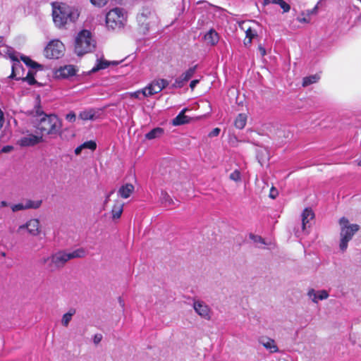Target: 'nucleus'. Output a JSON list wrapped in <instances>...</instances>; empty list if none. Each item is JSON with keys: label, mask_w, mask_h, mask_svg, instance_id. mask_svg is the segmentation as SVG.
<instances>
[{"label": "nucleus", "mask_w": 361, "mask_h": 361, "mask_svg": "<svg viewBox=\"0 0 361 361\" xmlns=\"http://www.w3.org/2000/svg\"><path fill=\"white\" fill-rule=\"evenodd\" d=\"M35 116L37 121L36 128L42 135H56L60 133L62 123L56 114H47L38 106L36 107Z\"/></svg>", "instance_id": "1"}, {"label": "nucleus", "mask_w": 361, "mask_h": 361, "mask_svg": "<svg viewBox=\"0 0 361 361\" xmlns=\"http://www.w3.org/2000/svg\"><path fill=\"white\" fill-rule=\"evenodd\" d=\"M53 20L58 27H64L68 22L73 23L79 17L78 11L65 4L53 8Z\"/></svg>", "instance_id": "2"}, {"label": "nucleus", "mask_w": 361, "mask_h": 361, "mask_svg": "<svg viewBox=\"0 0 361 361\" xmlns=\"http://www.w3.org/2000/svg\"><path fill=\"white\" fill-rule=\"evenodd\" d=\"M95 47V42L92 33L87 30H81L77 35L75 41V52L78 56L91 52Z\"/></svg>", "instance_id": "3"}, {"label": "nucleus", "mask_w": 361, "mask_h": 361, "mask_svg": "<svg viewBox=\"0 0 361 361\" xmlns=\"http://www.w3.org/2000/svg\"><path fill=\"white\" fill-rule=\"evenodd\" d=\"M341 226V240L339 247L342 252L346 250L348 242L353 238V235L360 229V226L356 224H350L349 221L345 217H342L339 220Z\"/></svg>", "instance_id": "4"}, {"label": "nucleus", "mask_w": 361, "mask_h": 361, "mask_svg": "<svg viewBox=\"0 0 361 361\" xmlns=\"http://www.w3.org/2000/svg\"><path fill=\"white\" fill-rule=\"evenodd\" d=\"M126 22L123 8H114L106 15V25L109 30L118 32L121 30Z\"/></svg>", "instance_id": "5"}, {"label": "nucleus", "mask_w": 361, "mask_h": 361, "mask_svg": "<svg viewBox=\"0 0 361 361\" xmlns=\"http://www.w3.org/2000/svg\"><path fill=\"white\" fill-rule=\"evenodd\" d=\"M64 45L59 40L50 42L45 47L44 56L48 59H59L63 55Z\"/></svg>", "instance_id": "6"}, {"label": "nucleus", "mask_w": 361, "mask_h": 361, "mask_svg": "<svg viewBox=\"0 0 361 361\" xmlns=\"http://www.w3.org/2000/svg\"><path fill=\"white\" fill-rule=\"evenodd\" d=\"M70 259L68 253L63 251H59L54 254L51 258H48L47 262L50 261V271H54L56 269L60 268L64 265V264Z\"/></svg>", "instance_id": "7"}, {"label": "nucleus", "mask_w": 361, "mask_h": 361, "mask_svg": "<svg viewBox=\"0 0 361 361\" xmlns=\"http://www.w3.org/2000/svg\"><path fill=\"white\" fill-rule=\"evenodd\" d=\"M78 70L73 65H66L55 71V76L59 79H69L77 75Z\"/></svg>", "instance_id": "8"}, {"label": "nucleus", "mask_w": 361, "mask_h": 361, "mask_svg": "<svg viewBox=\"0 0 361 361\" xmlns=\"http://www.w3.org/2000/svg\"><path fill=\"white\" fill-rule=\"evenodd\" d=\"M302 217V231L305 234L309 233V228H310L314 218V214L312 209L305 208L301 215Z\"/></svg>", "instance_id": "9"}, {"label": "nucleus", "mask_w": 361, "mask_h": 361, "mask_svg": "<svg viewBox=\"0 0 361 361\" xmlns=\"http://www.w3.org/2000/svg\"><path fill=\"white\" fill-rule=\"evenodd\" d=\"M101 109L89 108L79 114V118L82 121H95L100 117Z\"/></svg>", "instance_id": "10"}, {"label": "nucleus", "mask_w": 361, "mask_h": 361, "mask_svg": "<svg viewBox=\"0 0 361 361\" xmlns=\"http://www.w3.org/2000/svg\"><path fill=\"white\" fill-rule=\"evenodd\" d=\"M42 200L32 201L27 200L25 203H18L11 206V209L13 212L27 209H37L42 204Z\"/></svg>", "instance_id": "11"}, {"label": "nucleus", "mask_w": 361, "mask_h": 361, "mask_svg": "<svg viewBox=\"0 0 361 361\" xmlns=\"http://www.w3.org/2000/svg\"><path fill=\"white\" fill-rule=\"evenodd\" d=\"M42 142V136L30 134L27 136L21 137L18 141V143L21 147H31L35 146Z\"/></svg>", "instance_id": "12"}, {"label": "nucleus", "mask_w": 361, "mask_h": 361, "mask_svg": "<svg viewBox=\"0 0 361 361\" xmlns=\"http://www.w3.org/2000/svg\"><path fill=\"white\" fill-rule=\"evenodd\" d=\"M23 66L18 58L13 60L12 61V71L9 78L18 80L21 78H23Z\"/></svg>", "instance_id": "13"}, {"label": "nucleus", "mask_w": 361, "mask_h": 361, "mask_svg": "<svg viewBox=\"0 0 361 361\" xmlns=\"http://www.w3.org/2000/svg\"><path fill=\"white\" fill-rule=\"evenodd\" d=\"M193 307L195 312L205 319H210V309L208 305L201 301H195Z\"/></svg>", "instance_id": "14"}, {"label": "nucleus", "mask_w": 361, "mask_h": 361, "mask_svg": "<svg viewBox=\"0 0 361 361\" xmlns=\"http://www.w3.org/2000/svg\"><path fill=\"white\" fill-rule=\"evenodd\" d=\"M259 343L271 353H277L279 351V348L276 345L275 341L272 338L262 336L259 338Z\"/></svg>", "instance_id": "15"}, {"label": "nucleus", "mask_w": 361, "mask_h": 361, "mask_svg": "<svg viewBox=\"0 0 361 361\" xmlns=\"http://www.w3.org/2000/svg\"><path fill=\"white\" fill-rule=\"evenodd\" d=\"M159 83L157 80L152 81L147 87L142 90V94L143 98L152 96L161 92L159 87Z\"/></svg>", "instance_id": "16"}, {"label": "nucleus", "mask_w": 361, "mask_h": 361, "mask_svg": "<svg viewBox=\"0 0 361 361\" xmlns=\"http://www.w3.org/2000/svg\"><path fill=\"white\" fill-rule=\"evenodd\" d=\"M307 295L312 302L317 303L319 300L326 299L329 297V293L325 290L315 291L313 288L309 290Z\"/></svg>", "instance_id": "17"}, {"label": "nucleus", "mask_w": 361, "mask_h": 361, "mask_svg": "<svg viewBox=\"0 0 361 361\" xmlns=\"http://www.w3.org/2000/svg\"><path fill=\"white\" fill-rule=\"evenodd\" d=\"M205 41L208 44H210L211 46L216 45L219 40V36L217 32L212 28L210 29L204 35V37Z\"/></svg>", "instance_id": "18"}, {"label": "nucleus", "mask_w": 361, "mask_h": 361, "mask_svg": "<svg viewBox=\"0 0 361 361\" xmlns=\"http://www.w3.org/2000/svg\"><path fill=\"white\" fill-rule=\"evenodd\" d=\"M134 185L131 183H126L123 185L118 191V195L122 198H128L134 191Z\"/></svg>", "instance_id": "19"}, {"label": "nucleus", "mask_w": 361, "mask_h": 361, "mask_svg": "<svg viewBox=\"0 0 361 361\" xmlns=\"http://www.w3.org/2000/svg\"><path fill=\"white\" fill-rule=\"evenodd\" d=\"M269 4L279 5L284 13L289 12L290 10V4L286 3L284 0H263L264 6H267Z\"/></svg>", "instance_id": "20"}, {"label": "nucleus", "mask_w": 361, "mask_h": 361, "mask_svg": "<svg viewBox=\"0 0 361 361\" xmlns=\"http://www.w3.org/2000/svg\"><path fill=\"white\" fill-rule=\"evenodd\" d=\"M164 133V128L161 127H156L145 134V138L151 140L155 138L160 137Z\"/></svg>", "instance_id": "21"}, {"label": "nucleus", "mask_w": 361, "mask_h": 361, "mask_svg": "<svg viewBox=\"0 0 361 361\" xmlns=\"http://www.w3.org/2000/svg\"><path fill=\"white\" fill-rule=\"evenodd\" d=\"M39 222L37 219H31L27 222L26 228L30 234L36 235L39 233Z\"/></svg>", "instance_id": "22"}, {"label": "nucleus", "mask_w": 361, "mask_h": 361, "mask_svg": "<svg viewBox=\"0 0 361 361\" xmlns=\"http://www.w3.org/2000/svg\"><path fill=\"white\" fill-rule=\"evenodd\" d=\"M190 118L186 115H182L178 114L171 121V124L173 126H179L184 124H187L190 122Z\"/></svg>", "instance_id": "23"}, {"label": "nucleus", "mask_w": 361, "mask_h": 361, "mask_svg": "<svg viewBox=\"0 0 361 361\" xmlns=\"http://www.w3.org/2000/svg\"><path fill=\"white\" fill-rule=\"evenodd\" d=\"M110 63H111V62L108 61L106 60H104V59H97L96 64L91 69V71L90 72L92 73H96V72H97V71H99L100 70L106 69V68H107L109 66Z\"/></svg>", "instance_id": "24"}, {"label": "nucleus", "mask_w": 361, "mask_h": 361, "mask_svg": "<svg viewBox=\"0 0 361 361\" xmlns=\"http://www.w3.org/2000/svg\"><path fill=\"white\" fill-rule=\"evenodd\" d=\"M20 59L23 61V63L29 68L32 69L36 68H42V66L37 63L36 61L32 60L29 56H26L24 55L20 56Z\"/></svg>", "instance_id": "25"}, {"label": "nucleus", "mask_w": 361, "mask_h": 361, "mask_svg": "<svg viewBox=\"0 0 361 361\" xmlns=\"http://www.w3.org/2000/svg\"><path fill=\"white\" fill-rule=\"evenodd\" d=\"M247 123V116L245 114H239L235 119L234 125L238 129H243Z\"/></svg>", "instance_id": "26"}, {"label": "nucleus", "mask_w": 361, "mask_h": 361, "mask_svg": "<svg viewBox=\"0 0 361 361\" xmlns=\"http://www.w3.org/2000/svg\"><path fill=\"white\" fill-rule=\"evenodd\" d=\"M123 204L120 202H116L111 210L113 219H119L123 212Z\"/></svg>", "instance_id": "27"}, {"label": "nucleus", "mask_w": 361, "mask_h": 361, "mask_svg": "<svg viewBox=\"0 0 361 361\" xmlns=\"http://www.w3.org/2000/svg\"><path fill=\"white\" fill-rule=\"evenodd\" d=\"M188 82V80H185L184 77L180 75L179 77H178L173 83H172L170 86V89H180L184 87L185 83Z\"/></svg>", "instance_id": "28"}, {"label": "nucleus", "mask_w": 361, "mask_h": 361, "mask_svg": "<svg viewBox=\"0 0 361 361\" xmlns=\"http://www.w3.org/2000/svg\"><path fill=\"white\" fill-rule=\"evenodd\" d=\"M319 80V75L317 74L305 77L302 80V86L307 87L316 83Z\"/></svg>", "instance_id": "29"}, {"label": "nucleus", "mask_w": 361, "mask_h": 361, "mask_svg": "<svg viewBox=\"0 0 361 361\" xmlns=\"http://www.w3.org/2000/svg\"><path fill=\"white\" fill-rule=\"evenodd\" d=\"M2 51H4L12 61L18 59V53L15 51L12 47L4 46Z\"/></svg>", "instance_id": "30"}, {"label": "nucleus", "mask_w": 361, "mask_h": 361, "mask_svg": "<svg viewBox=\"0 0 361 361\" xmlns=\"http://www.w3.org/2000/svg\"><path fill=\"white\" fill-rule=\"evenodd\" d=\"M75 309H70L67 313L64 314L61 321L62 324L65 326H68L69 322L72 319V317L75 314Z\"/></svg>", "instance_id": "31"}, {"label": "nucleus", "mask_w": 361, "mask_h": 361, "mask_svg": "<svg viewBox=\"0 0 361 361\" xmlns=\"http://www.w3.org/2000/svg\"><path fill=\"white\" fill-rule=\"evenodd\" d=\"M198 65H195L190 68H189L186 71L183 73L181 75L184 77L185 80L189 81L191 78L194 75L197 69Z\"/></svg>", "instance_id": "32"}, {"label": "nucleus", "mask_w": 361, "mask_h": 361, "mask_svg": "<svg viewBox=\"0 0 361 361\" xmlns=\"http://www.w3.org/2000/svg\"><path fill=\"white\" fill-rule=\"evenodd\" d=\"M30 85L39 84L35 78V73L32 71H28L25 78H23Z\"/></svg>", "instance_id": "33"}, {"label": "nucleus", "mask_w": 361, "mask_h": 361, "mask_svg": "<svg viewBox=\"0 0 361 361\" xmlns=\"http://www.w3.org/2000/svg\"><path fill=\"white\" fill-rule=\"evenodd\" d=\"M161 199L162 202L165 204V206L171 207L172 205V204L173 203L171 197L165 191H161Z\"/></svg>", "instance_id": "34"}, {"label": "nucleus", "mask_w": 361, "mask_h": 361, "mask_svg": "<svg viewBox=\"0 0 361 361\" xmlns=\"http://www.w3.org/2000/svg\"><path fill=\"white\" fill-rule=\"evenodd\" d=\"M85 255V251L83 249H78L72 252H69L68 255L71 259L77 258V257H82Z\"/></svg>", "instance_id": "35"}, {"label": "nucleus", "mask_w": 361, "mask_h": 361, "mask_svg": "<svg viewBox=\"0 0 361 361\" xmlns=\"http://www.w3.org/2000/svg\"><path fill=\"white\" fill-rule=\"evenodd\" d=\"M83 149H89L92 151H94L97 148V143L94 140H89L83 142L82 145Z\"/></svg>", "instance_id": "36"}, {"label": "nucleus", "mask_w": 361, "mask_h": 361, "mask_svg": "<svg viewBox=\"0 0 361 361\" xmlns=\"http://www.w3.org/2000/svg\"><path fill=\"white\" fill-rule=\"evenodd\" d=\"M229 177L231 180L238 182L240 180L241 178L240 172L236 169L230 174Z\"/></svg>", "instance_id": "37"}, {"label": "nucleus", "mask_w": 361, "mask_h": 361, "mask_svg": "<svg viewBox=\"0 0 361 361\" xmlns=\"http://www.w3.org/2000/svg\"><path fill=\"white\" fill-rule=\"evenodd\" d=\"M157 81L159 85V87L161 89V91L169 86V82L166 79H158Z\"/></svg>", "instance_id": "38"}, {"label": "nucleus", "mask_w": 361, "mask_h": 361, "mask_svg": "<svg viewBox=\"0 0 361 361\" xmlns=\"http://www.w3.org/2000/svg\"><path fill=\"white\" fill-rule=\"evenodd\" d=\"M109 0H90L91 3L98 7H102L105 6Z\"/></svg>", "instance_id": "39"}, {"label": "nucleus", "mask_w": 361, "mask_h": 361, "mask_svg": "<svg viewBox=\"0 0 361 361\" xmlns=\"http://www.w3.org/2000/svg\"><path fill=\"white\" fill-rule=\"evenodd\" d=\"M66 119L70 123H74L76 121V114L74 111H70L66 115Z\"/></svg>", "instance_id": "40"}, {"label": "nucleus", "mask_w": 361, "mask_h": 361, "mask_svg": "<svg viewBox=\"0 0 361 361\" xmlns=\"http://www.w3.org/2000/svg\"><path fill=\"white\" fill-rule=\"evenodd\" d=\"M250 238L256 243L259 242V243L264 244V239L261 236L255 235L251 233L250 235Z\"/></svg>", "instance_id": "41"}, {"label": "nucleus", "mask_w": 361, "mask_h": 361, "mask_svg": "<svg viewBox=\"0 0 361 361\" xmlns=\"http://www.w3.org/2000/svg\"><path fill=\"white\" fill-rule=\"evenodd\" d=\"M220 132L221 130L219 128H215L209 133V136L210 137H216L219 135Z\"/></svg>", "instance_id": "42"}, {"label": "nucleus", "mask_w": 361, "mask_h": 361, "mask_svg": "<svg viewBox=\"0 0 361 361\" xmlns=\"http://www.w3.org/2000/svg\"><path fill=\"white\" fill-rule=\"evenodd\" d=\"M13 149V146H11V145H6V146H4L1 149L0 153H8V152H11Z\"/></svg>", "instance_id": "43"}, {"label": "nucleus", "mask_w": 361, "mask_h": 361, "mask_svg": "<svg viewBox=\"0 0 361 361\" xmlns=\"http://www.w3.org/2000/svg\"><path fill=\"white\" fill-rule=\"evenodd\" d=\"M278 195V191L277 190L272 187L270 190V192H269V197L271 198V199H275L276 197Z\"/></svg>", "instance_id": "44"}, {"label": "nucleus", "mask_w": 361, "mask_h": 361, "mask_svg": "<svg viewBox=\"0 0 361 361\" xmlns=\"http://www.w3.org/2000/svg\"><path fill=\"white\" fill-rule=\"evenodd\" d=\"M255 36V34L253 33V31L249 28L246 31V37L250 38V42L251 41L252 38H253Z\"/></svg>", "instance_id": "45"}, {"label": "nucleus", "mask_w": 361, "mask_h": 361, "mask_svg": "<svg viewBox=\"0 0 361 361\" xmlns=\"http://www.w3.org/2000/svg\"><path fill=\"white\" fill-rule=\"evenodd\" d=\"M199 82H200V80H197V79L191 80L190 82V87L192 90H193Z\"/></svg>", "instance_id": "46"}, {"label": "nucleus", "mask_w": 361, "mask_h": 361, "mask_svg": "<svg viewBox=\"0 0 361 361\" xmlns=\"http://www.w3.org/2000/svg\"><path fill=\"white\" fill-rule=\"evenodd\" d=\"M102 338V336L101 334H96L94 338V343L97 344L99 343Z\"/></svg>", "instance_id": "47"}, {"label": "nucleus", "mask_w": 361, "mask_h": 361, "mask_svg": "<svg viewBox=\"0 0 361 361\" xmlns=\"http://www.w3.org/2000/svg\"><path fill=\"white\" fill-rule=\"evenodd\" d=\"M82 149H83V148H82V145H79L78 147H77L75 149V154L76 155H79V154L81 153V152H82Z\"/></svg>", "instance_id": "48"}, {"label": "nucleus", "mask_w": 361, "mask_h": 361, "mask_svg": "<svg viewBox=\"0 0 361 361\" xmlns=\"http://www.w3.org/2000/svg\"><path fill=\"white\" fill-rule=\"evenodd\" d=\"M118 303H119V305H121V307L122 308H123V307H124V306H125V302H124V300L122 299V298H121V297H119V298H118Z\"/></svg>", "instance_id": "49"}, {"label": "nucleus", "mask_w": 361, "mask_h": 361, "mask_svg": "<svg viewBox=\"0 0 361 361\" xmlns=\"http://www.w3.org/2000/svg\"><path fill=\"white\" fill-rule=\"evenodd\" d=\"M0 204H1V207H5L8 205V203L6 201H1Z\"/></svg>", "instance_id": "50"}, {"label": "nucleus", "mask_w": 361, "mask_h": 361, "mask_svg": "<svg viewBox=\"0 0 361 361\" xmlns=\"http://www.w3.org/2000/svg\"><path fill=\"white\" fill-rule=\"evenodd\" d=\"M188 111V108H184L180 112L179 114H182V115H185V112H187Z\"/></svg>", "instance_id": "51"}, {"label": "nucleus", "mask_w": 361, "mask_h": 361, "mask_svg": "<svg viewBox=\"0 0 361 361\" xmlns=\"http://www.w3.org/2000/svg\"><path fill=\"white\" fill-rule=\"evenodd\" d=\"M142 94V90L141 91H137V92H134V96L137 98H139V95Z\"/></svg>", "instance_id": "52"}, {"label": "nucleus", "mask_w": 361, "mask_h": 361, "mask_svg": "<svg viewBox=\"0 0 361 361\" xmlns=\"http://www.w3.org/2000/svg\"><path fill=\"white\" fill-rule=\"evenodd\" d=\"M114 191H111L106 197V202L109 200L110 196L113 194Z\"/></svg>", "instance_id": "53"}, {"label": "nucleus", "mask_w": 361, "mask_h": 361, "mask_svg": "<svg viewBox=\"0 0 361 361\" xmlns=\"http://www.w3.org/2000/svg\"><path fill=\"white\" fill-rule=\"evenodd\" d=\"M357 164H358L359 166H361V156H360V157L357 159Z\"/></svg>", "instance_id": "54"}, {"label": "nucleus", "mask_w": 361, "mask_h": 361, "mask_svg": "<svg viewBox=\"0 0 361 361\" xmlns=\"http://www.w3.org/2000/svg\"><path fill=\"white\" fill-rule=\"evenodd\" d=\"M141 17H144V13H141V15H140V16H137V19L140 20V18Z\"/></svg>", "instance_id": "55"}, {"label": "nucleus", "mask_w": 361, "mask_h": 361, "mask_svg": "<svg viewBox=\"0 0 361 361\" xmlns=\"http://www.w3.org/2000/svg\"><path fill=\"white\" fill-rule=\"evenodd\" d=\"M4 42V37L2 36H0V43H2Z\"/></svg>", "instance_id": "56"}, {"label": "nucleus", "mask_w": 361, "mask_h": 361, "mask_svg": "<svg viewBox=\"0 0 361 361\" xmlns=\"http://www.w3.org/2000/svg\"><path fill=\"white\" fill-rule=\"evenodd\" d=\"M113 64H117L118 63L117 62H114V61H112L111 62Z\"/></svg>", "instance_id": "57"}]
</instances>
